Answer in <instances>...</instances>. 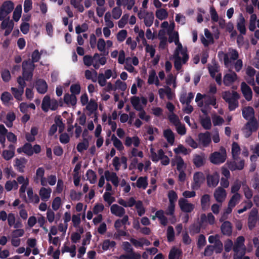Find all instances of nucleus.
<instances>
[{"label":"nucleus","instance_id":"obj_1","mask_svg":"<svg viewBox=\"0 0 259 259\" xmlns=\"http://www.w3.org/2000/svg\"><path fill=\"white\" fill-rule=\"evenodd\" d=\"M41 151V147L39 145L35 144L32 147L30 143H26L24 145L17 149V152L20 154L25 153L28 156H31L34 153L38 154Z\"/></svg>","mask_w":259,"mask_h":259},{"label":"nucleus","instance_id":"obj_2","mask_svg":"<svg viewBox=\"0 0 259 259\" xmlns=\"http://www.w3.org/2000/svg\"><path fill=\"white\" fill-rule=\"evenodd\" d=\"M226 158V150L224 147L222 146L219 151L214 152L210 154L209 160L213 164H220L225 161Z\"/></svg>","mask_w":259,"mask_h":259},{"label":"nucleus","instance_id":"obj_3","mask_svg":"<svg viewBox=\"0 0 259 259\" xmlns=\"http://www.w3.org/2000/svg\"><path fill=\"white\" fill-rule=\"evenodd\" d=\"M35 67V64H33V63H30L29 60L23 62L22 64V75L25 80L30 81L32 79Z\"/></svg>","mask_w":259,"mask_h":259},{"label":"nucleus","instance_id":"obj_4","mask_svg":"<svg viewBox=\"0 0 259 259\" xmlns=\"http://www.w3.org/2000/svg\"><path fill=\"white\" fill-rule=\"evenodd\" d=\"M206 156L203 152H201L200 154H195L193 155V163L197 168L203 166L206 163Z\"/></svg>","mask_w":259,"mask_h":259},{"label":"nucleus","instance_id":"obj_5","mask_svg":"<svg viewBox=\"0 0 259 259\" xmlns=\"http://www.w3.org/2000/svg\"><path fill=\"white\" fill-rule=\"evenodd\" d=\"M179 205L181 210L184 212H191L194 209V205L188 203L187 199L185 198H180L179 200Z\"/></svg>","mask_w":259,"mask_h":259},{"label":"nucleus","instance_id":"obj_6","mask_svg":"<svg viewBox=\"0 0 259 259\" xmlns=\"http://www.w3.org/2000/svg\"><path fill=\"white\" fill-rule=\"evenodd\" d=\"M205 180L204 174L202 172H196L193 176L194 183L192 185L193 189H198Z\"/></svg>","mask_w":259,"mask_h":259},{"label":"nucleus","instance_id":"obj_7","mask_svg":"<svg viewBox=\"0 0 259 259\" xmlns=\"http://www.w3.org/2000/svg\"><path fill=\"white\" fill-rule=\"evenodd\" d=\"M220 176L217 172L208 174L206 176L207 184L209 187H215L219 182Z\"/></svg>","mask_w":259,"mask_h":259},{"label":"nucleus","instance_id":"obj_8","mask_svg":"<svg viewBox=\"0 0 259 259\" xmlns=\"http://www.w3.org/2000/svg\"><path fill=\"white\" fill-rule=\"evenodd\" d=\"M241 91L244 97L247 101L251 100L252 98V90L246 82L244 81L241 83Z\"/></svg>","mask_w":259,"mask_h":259},{"label":"nucleus","instance_id":"obj_9","mask_svg":"<svg viewBox=\"0 0 259 259\" xmlns=\"http://www.w3.org/2000/svg\"><path fill=\"white\" fill-rule=\"evenodd\" d=\"M198 138L199 143L204 147H208L211 141L210 134L208 132H206L204 133L199 134Z\"/></svg>","mask_w":259,"mask_h":259},{"label":"nucleus","instance_id":"obj_10","mask_svg":"<svg viewBox=\"0 0 259 259\" xmlns=\"http://www.w3.org/2000/svg\"><path fill=\"white\" fill-rule=\"evenodd\" d=\"M104 175L106 181H111L115 187H117L119 184V179L116 174L114 172H110L106 170Z\"/></svg>","mask_w":259,"mask_h":259},{"label":"nucleus","instance_id":"obj_11","mask_svg":"<svg viewBox=\"0 0 259 259\" xmlns=\"http://www.w3.org/2000/svg\"><path fill=\"white\" fill-rule=\"evenodd\" d=\"M214 197L217 202H223L226 197V190L222 187H218L214 192Z\"/></svg>","mask_w":259,"mask_h":259},{"label":"nucleus","instance_id":"obj_12","mask_svg":"<svg viewBox=\"0 0 259 259\" xmlns=\"http://www.w3.org/2000/svg\"><path fill=\"white\" fill-rule=\"evenodd\" d=\"M240 97V95L237 92H235L234 95V98L227 102L228 104V108L230 111H234L238 107V100Z\"/></svg>","mask_w":259,"mask_h":259},{"label":"nucleus","instance_id":"obj_13","mask_svg":"<svg viewBox=\"0 0 259 259\" xmlns=\"http://www.w3.org/2000/svg\"><path fill=\"white\" fill-rule=\"evenodd\" d=\"M35 88L39 94H45L48 90V84L46 81L42 79H38L35 82Z\"/></svg>","mask_w":259,"mask_h":259},{"label":"nucleus","instance_id":"obj_14","mask_svg":"<svg viewBox=\"0 0 259 259\" xmlns=\"http://www.w3.org/2000/svg\"><path fill=\"white\" fill-rule=\"evenodd\" d=\"M237 79V74L233 72L232 73H227L224 76L223 82L225 85L230 86Z\"/></svg>","mask_w":259,"mask_h":259},{"label":"nucleus","instance_id":"obj_15","mask_svg":"<svg viewBox=\"0 0 259 259\" xmlns=\"http://www.w3.org/2000/svg\"><path fill=\"white\" fill-rule=\"evenodd\" d=\"M245 20L242 14H240L239 17L237 20V28L238 30L241 34L245 35L246 34V27L245 25Z\"/></svg>","mask_w":259,"mask_h":259},{"label":"nucleus","instance_id":"obj_16","mask_svg":"<svg viewBox=\"0 0 259 259\" xmlns=\"http://www.w3.org/2000/svg\"><path fill=\"white\" fill-rule=\"evenodd\" d=\"M221 230L223 235L231 236L232 233L231 223L228 221L224 222L221 225Z\"/></svg>","mask_w":259,"mask_h":259},{"label":"nucleus","instance_id":"obj_17","mask_svg":"<svg viewBox=\"0 0 259 259\" xmlns=\"http://www.w3.org/2000/svg\"><path fill=\"white\" fill-rule=\"evenodd\" d=\"M110 210L112 214L119 217L123 216L125 213L124 208L116 204H113L111 206Z\"/></svg>","mask_w":259,"mask_h":259},{"label":"nucleus","instance_id":"obj_18","mask_svg":"<svg viewBox=\"0 0 259 259\" xmlns=\"http://www.w3.org/2000/svg\"><path fill=\"white\" fill-rule=\"evenodd\" d=\"M242 116L246 120L254 117V110L251 106H247L242 110Z\"/></svg>","mask_w":259,"mask_h":259},{"label":"nucleus","instance_id":"obj_19","mask_svg":"<svg viewBox=\"0 0 259 259\" xmlns=\"http://www.w3.org/2000/svg\"><path fill=\"white\" fill-rule=\"evenodd\" d=\"M148 181L147 177H140L137 180L136 183H133L132 185L134 187L136 186L138 188H143L145 189L148 186Z\"/></svg>","mask_w":259,"mask_h":259},{"label":"nucleus","instance_id":"obj_20","mask_svg":"<svg viewBox=\"0 0 259 259\" xmlns=\"http://www.w3.org/2000/svg\"><path fill=\"white\" fill-rule=\"evenodd\" d=\"M52 190L50 188H46L42 187L40 188L39 194L42 201H47L50 197Z\"/></svg>","mask_w":259,"mask_h":259},{"label":"nucleus","instance_id":"obj_21","mask_svg":"<svg viewBox=\"0 0 259 259\" xmlns=\"http://www.w3.org/2000/svg\"><path fill=\"white\" fill-rule=\"evenodd\" d=\"M244 237L242 236L238 237L233 247V250L235 252H238L239 249L244 246Z\"/></svg>","mask_w":259,"mask_h":259},{"label":"nucleus","instance_id":"obj_22","mask_svg":"<svg viewBox=\"0 0 259 259\" xmlns=\"http://www.w3.org/2000/svg\"><path fill=\"white\" fill-rule=\"evenodd\" d=\"M148 83L149 84H155L157 86L159 85V79L156 76V72L154 70H151L149 72V75L148 79Z\"/></svg>","mask_w":259,"mask_h":259},{"label":"nucleus","instance_id":"obj_23","mask_svg":"<svg viewBox=\"0 0 259 259\" xmlns=\"http://www.w3.org/2000/svg\"><path fill=\"white\" fill-rule=\"evenodd\" d=\"M201 206L203 210H206L209 207L210 196L208 194H204L201 198Z\"/></svg>","mask_w":259,"mask_h":259},{"label":"nucleus","instance_id":"obj_24","mask_svg":"<svg viewBox=\"0 0 259 259\" xmlns=\"http://www.w3.org/2000/svg\"><path fill=\"white\" fill-rule=\"evenodd\" d=\"M27 160L24 157H22L20 159L16 158L15 159V166L17 167V170L20 172H23L25 164Z\"/></svg>","mask_w":259,"mask_h":259},{"label":"nucleus","instance_id":"obj_25","mask_svg":"<svg viewBox=\"0 0 259 259\" xmlns=\"http://www.w3.org/2000/svg\"><path fill=\"white\" fill-rule=\"evenodd\" d=\"M3 10L6 12V14H9L14 8V3L11 1H7L3 3L1 7Z\"/></svg>","mask_w":259,"mask_h":259},{"label":"nucleus","instance_id":"obj_26","mask_svg":"<svg viewBox=\"0 0 259 259\" xmlns=\"http://www.w3.org/2000/svg\"><path fill=\"white\" fill-rule=\"evenodd\" d=\"M11 91L15 97L18 101H22V96L24 93V90L22 88H18V89L14 87L11 88Z\"/></svg>","mask_w":259,"mask_h":259},{"label":"nucleus","instance_id":"obj_27","mask_svg":"<svg viewBox=\"0 0 259 259\" xmlns=\"http://www.w3.org/2000/svg\"><path fill=\"white\" fill-rule=\"evenodd\" d=\"M245 126L246 130H251L252 132L256 131L258 128L256 119L255 117L250 119L249 121L246 123Z\"/></svg>","mask_w":259,"mask_h":259},{"label":"nucleus","instance_id":"obj_28","mask_svg":"<svg viewBox=\"0 0 259 259\" xmlns=\"http://www.w3.org/2000/svg\"><path fill=\"white\" fill-rule=\"evenodd\" d=\"M27 193L30 202L38 203L39 202V197H38L37 194H33V192L32 188H28Z\"/></svg>","mask_w":259,"mask_h":259},{"label":"nucleus","instance_id":"obj_29","mask_svg":"<svg viewBox=\"0 0 259 259\" xmlns=\"http://www.w3.org/2000/svg\"><path fill=\"white\" fill-rule=\"evenodd\" d=\"M182 255V251L181 249L173 247L169 251L168 259H178Z\"/></svg>","mask_w":259,"mask_h":259},{"label":"nucleus","instance_id":"obj_30","mask_svg":"<svg viewBox=\"0 0 259 259\" xmlns=\"http://www.w3.org/2000/svg\"><path fill=\"white\" fill-rule=\"evenodd\" d=\"M64 101L67 105L71 104L72 106H74L76 104L77 99L74 95L65 94L64 96Z\"/></svg>","mask_w":259,"mask_h":259},{"label":"nucleus","instance_id":"obj_31","mask_svg":"<svg viewBox=\"0 0 259 259\" xmlns=\"http://www.w3.org/2000/svg\"><path fill=\"white\" fill-rule=\"evenodd\" d=\"M256 214L257 211H256L253 214L251 213L249 216L248 219V226L250 230H252L256 225L257 222Z\"/></svg>","mask_w":259,"mask_h":259},{"label":"nucleus","instance_id":"obj_32","mask_svg":"<svg viewBox=\"0 0 259 259\" xmlns=\"http://www.w3.org/2000/svg\"><path fill=\"white\" fill-rule=\"evenodd\" d=\"M163 136L166 139L168 143L172 145L175 141L174 134L170 129H167L164 131Z\"/></svg>","mask_w":259,"mask_h":259},{"label":"nucleus","instance_id":"obj_33","mask_svg":"<svg viewBox=\"0 0 259 259\" xmlns=\"http://www.w3.org/2000/svg\"><path fill=\"white\" fill-rule=\"evenodd\" d=\"M240 153V148L238 144L235 142L232 143V154L234 159H237Z\"/></svg>","mask_w":259,"mask_h":259},{"label":"nucleus","instance_id":"obj_34","mask_svg":"<svg viewBox=\"0 0 259 259\" xmlns=\"http://www.w3.org/2000/svg\"><path fill=\"white\" fill-rule=\"evenodd\" d=\"M51 106V99L49 96H46L42 101L41 108L45 112H48Z\"/></svg>","mask_w":259,"mask_h":259},{"label":"nucleus","instance_id":"obj_35","mask_svg":"<svg viewBox=\"0 0 259 259\" xmlns=\"http://www.w3.org/2000/svg\"><path fill=\"white\" fill-rule=\"evenodd\" d=\"M1 100L4 104L7 105L10 101L13 100V97L9 92H4L1 95Z\"/></svg>","mask_w":259,"mask_h":259},{"label":"nucleus","instance_id":"obj_36","mask_svg":"<svg viewBox=\"0 0 259 259\" xmlns=\"http://www.w3.org/2000/svg\"><path fill=\"white\" fill-rule=\"evenodd\" d=\"M202 227L201 223H194L189 227L190 233L191 235L198 234L200 232Z\"/></svg>","mask_w":259,"mask_h":259},{"label":"nucleus","instance_id":"obj_37","mask_svg":"<svg viewBox=\"0 0 259 259\" xmlns=\"http://www.w3.org/2000/svg\"><path fill=\"white\" fill-rule=\"evenodd\" d=\"M86 176L87 180L91 184H95L97 181V175L94 171L92 169L87 170Z\"/></svg>","mask_w":259,"mask_h":259},{"label":"nucleus","instance_id":"obj_38","mask_svg":"<svg viewBox=\"0 0 259 259\" xmlns=\"http://www.w3.org/2000/svg\"><path fill=\"white\" fill-rule=\"evenodd\" d=\"M200 123L205 130H210L211 127L210 118L208 116L201 118Z\"/></svg>","mask_w":259,"mask_h":259},{"label":"nucleus","instance_id":"obj_39","mask_svg":"<svg viewBox=\"0 0 259 259\" xmlns=\"http://www.w3.org/2000/svg\"><path fill=\"white\" fill-rule=\"evenodd\" d=\"M154 19L153 13H147L144 17V24L147 27H150L153 23Z\"/></svg>","mask_w":259,"mask_h":259},{"label":"nucleus","instance_id":"obj_40","mask_svg":"<svg viewBox=\"0 0 259 259\" xmlns=\"http://www.w3.org/2000/svg\"><path fill=\"white\" fill-rule=\"evenodd\" d=\"M2 21H3L1 24V28L2 29H5L7 28H9L10 27H14V22L12 20H10L9 17L8 18L4 19Z\"/></svg>","mask_w":259,"mask_h":259},{"label":"nucleus","instance_id":"obj_41","mask_svg":"<svg viewBox=\"0 0 259 259\" xmlns=\"http://www.w3.org/2000/svg\"><path fill=\"white\" fill-rule=\"evenodd\" d=\"M22 13V6L19 5L17 6L15 8L13 14V18L14 20L16 22H17L19 20Z\"/></svg>","mask_w":259,"mask_h":259},{"label":"nucleus","instance_id":"obj_42","mask_svg":"<svg viewBox=\"0 0 259 259\" xmlns=\"http://www.w3.org/2000/svg\"><path fill=\"white\" fill-rule=\"evenodd\" d=\"M82 0H70V4L76 9L79 12L82 13L84 11L83 5L81 4Z\"/></svg>","mask_w":259,"mask_h":259},{"label":"nucleus","instance_id":"obj_43","mask_svg":"<svg viewBox=\"0 0 259 259\" xmlns=\"http://www.w3.org/2000/svg\"><path fill=\"white\" fill-rule=\"evenodd\" d=\"M241 198V195L239 193H237L234 194L229 201V205L231 206L235 207L236 205L239 202Z\"/></svg>","mask_w":259,"mask_h":259},{"label":"nucleus","instance_id":"obj_44","mask_svg":"<svg viewBox=\"0 0 259 259\" xmlns=\"http://www.w3.org/2000/svg\"><path fill=\"white\" fill-rule=\"evenodd\" d=\"M89 147V141L87 139H83V142L79 143L76 149L79 152H82L83 150H87Z\"/></svg>","mask_w":259,"mask_h":259},{"label":"nucleus","instance_id":"obj_45","mask_svg":"<svg viewBox=\"0 0 259 259\" xmlns=\"http://www.w3.org/2000/svg\"><path fill=\"white\" fill-rule=\"evenodd\" d=\"M155 15L156 17L160 20L165 19L168 16L167 11L164 9L157 10L156 12Z\"/></svg>","mask_w":259,"mask_h":259},{"label":"nucleus","instance_id":"obj_46","mask_svg":"<svg viewBox=\"0 0 259 259\" xmlns=\"http://www.w3.org/2000/svg\"><path fill=\"white\" fill-rule=\"evenodd\" d=\"M105 41L103 38H99L97 43V48L100 52H103V55H107L108 54V52H106L105 51Z\"/></svg>","mask_w":259,"mask_h":259},{"label":"nucleus","instance_id":"obj_47","mask_svg":"<svg viewBox=\"0 0 259 259\" xmlns=\"http://www.w3.org/2000/svg\"><path fill=\"white\" fill-rule=\"evenodd\" d=\"M111 140L113 142L114 146L118 150H121L123 149V146L121 141L119 140L114 134L112 135L111 137Z\"/></svg>","mask_w":259,"mask_h":259},{"label":"nucleus","instance_id":"obj_48","mask_svg":"<svg viewBox=\"0 0 259 259\" xmlns=\"http://www.w3.org/2000/svg\"><path fill=\"white\" fill-rule=\"evenodd\" d=\"M98 105L97 103L94 100L91 99L88 103L86 106V109L89 111L91 113H93L95 111L97 110Z\"/></svg>","mask_w":259,"mask_h":259},{"label":"nucleus","instance_id":"obj_49","mask_svg":"<svg viewBox=\"0 0 259 259\" xmlns=\"http://www.w3.org/2000/svg\"><path fill=\"white\" fill-rule=\"evenodd\" d=\"M116 243L114 241H110L109 239L104 240L102 244V249L104 250H107L110 247H113L115 246Z\"/></svg>","mask_w":259,"mask_h":259},{"label":"nucleus","instance_id":"obj_50","mask_svg":"<svg viewBox=\"0 0 259 259\" xmlns=\"http://www.w3.org/2000/svg\"><path fill=\"white\" fill-rule=\"evenodd\" d=\"M244 195L247 199H250L252 197V190L249 188V187L246 184L245 182L242 184Z\"/></svg>","mask_w":259,"mask_h":259},{"label":"nucleus","instance_id":"obj_51","mask_svg":"<svg viewBox=\"0 0 259 259\" xmlns=\"http://www.w3.org/2000/svg\"><path fill=\"white\" fill-rule=\"evenodd\" d=\"M212 247H214V251L216 253H220L222 252L223 249V245L222 242L220 239H218L214 244L212 245Z\"/></svg>","mask_w":259,"mask_h":259},{"label":"nucleus","instance_id":"obj_52","mask_svg":"<svg viewBox=\"0 0 259 259\" xmlns=\"http://www.w3.org/2000/svg\"><path fill=\"white\" fill-rule=\"evenodd\" d=\"M174 151L176 154L183 153L184 155H187L190 152V150L189 151L186 148L181 144L179 145L178 147L175 148Z\"/></svg>","mask_w":259,"mask_h":259},{"label":"nucleus","instance_id":"obj_53","mask_svg":"<svg viewBox=\"0 0 259 259\" xmlns=\"http://www.w3.org/2000/svg\"><path fill=\"white\" fill-rule=\"evenodd\" d=\"M167 238L168 242H172L175 239V232L172 226H169L167 230Z\"/></svg>","mask_w":259,"mask_h":259},{"label":"nucleus","instance_id":"obj_54","mask_svg":"<svg viewBox=\"0 0 259 259\" xmlns=\"http://www.w3.org/2000/svg\"><path fill=\"white\" fill-rule=\"evenodd\" d=\"M41 55L38 50H35L32 53V61H30V63H33V64H34V63L38 62L40 59Z\"/></svg>","mask_w":259,"mask_h":259},{"label":"nucleus","instance_id":"obj_55","mask_svg":"<svg viewBox=\"0 0 259 259\" xmlns=\"http://www.w3.org/2000/svg\"><path fill=\"white\" fill-rule=\"evenodd\" d=\"M174 66L176 69L179 71L182 68V59L179 56L178 52L175 56Z\"/></svg>","mask_w":259,"mask_h":259},{"label":"nucleus","instance_id":"obj_56","mask_svg":"<svg viewBox=\"0 0 259 259\" xmlns=\"http://www.w3.org/2000/svg\"><path fill=\"white\" fill-rule=\"evenodd\" d=\"M3 157L6 160L12 159L15 155V152L13 150H5L3 152Z\"/></svg>","mask_w":259,"mask_h":259},{"label":"nucleus","instance_id":"obj_57","mask_svg":"<svg viewBox=\"0 0 259 259\" xmlns=\"http://www.w3.org/2000/svg\"><path fill=\"white\" fill-rule=\"evenodd\" d=\"M129 15L127 14H124L118 22V26L120 28H123L127 24Z\"/></svg>","mask_w":259,"mask_h":259},{"label":"nucleus","instance_id":"obj_58","mask_svg":"<svg viewBox=\"0 0 259 259\" xmlns=\"http://www.w3.org/2000/svg\"><path fill=\"white\" fill-rule=\"evenodd\" d=\"M72 95H78L80 92V86L78 83L72 84L70 88Z\"/></svg>","mask_w":259,"mask_h":259},{"label":"nucleus","instance_id":"obj_59","mask_svg":"<svg viewBox=\"0 0 259 259\" xmlns=\"http://www.w3.org/2000/svg\"><path fill=\"white\" fill-rule=\"evenodd\" d=\"M89 26L88 25L84 23L81 26L78 25L75 27V31L76 33L78 34H79L81 32H84L87 31L88 30Z\"/></svg>","mask_w":259,"mask_h":259},{"label":"nucleus","instance_id":"obj_60","mask_svg":"<svg viewBox=\"0 0 259 259\" xmlns=\"http://www.w3.org/2000/svg\"><path fill=\"white\" fill-rule=\"evenodd\" d=\"M127 31L124 29L120 30L117 34V39L119 42L123 41L127 36Z\"/></svg>","mask_w":259,"mask_h":259},{"label":"nucleus","instance_id":"obj_61","mask_svg":"<svg viewBox=\"0 0 259 259\" xmlns=\"http://www.w3.org/2000/svg\"><path fill=\"white\" fill-rule=\"evenodd\" d=\"M208 69L210 76L214 78L216 73L219 71V67L218 65L217 64L210 65L208 66Z\"/></svg>","mask_w":259,"mask_h":259},{"label":"nucleus","instance_id":"obj_62","mask_svg":"<svg viewBox=\"0 0 259 259\" xmlns=\"http://www.w3.org/2000/svg\"><path fill=\"white\" fill-rule=\"evenodd\" d=\"M236 91H225L223 93L222 98L226 102L230 100L231 99L234 98V95Z\"/></svg>","mask_w":259,"mask_h":259},{"label":"nucleus","instance_id":"obj_63","mask_svg":"<svg viewBox=\"0 0 259 259\" xmlns=\"http://www.w3.org/2000/svg\"><path fill=\"white\" fill-rule=\"evenodd\" d=\"M168 198L169 203H175L178 198V195L175 191L171 190L168 193Z\"/></svg>","mask_w":259,"mask_h":259},{"label":"nucleus","instance_id":"obj_64","mask_svg":"<svg viewBox=\"0 0 259 259\" xmlns=\"http://www.w3.org/2000/svg\"><path fill=\"white\" fill-rule=\"evenodd\" d=\"M61 203V199L59 197H56L53 201L52 207L53 210L56 211L60 207Z\"/></svg>","mask_w":259,"mask_h":259}]
</instances>
